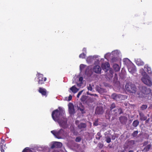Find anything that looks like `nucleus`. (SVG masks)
I'll use <instances>...</instances> for the list:
<instances>
[{"label":"nucleus","mask_w":152,"mask_h":152,"mask_svg":"<svg viewBox=\"0 0 152 152\" xmlns=\"http://www.w3.org/2000/svg\"><path fill=\"white\" fill-rule=\"evenodd\" d=\"M65 115V112L61 107H59L58 109L53 110L51 114L52 118L56 122L58 121Z\"/></svg>","instance_id":"obj_1"},{"label":"nucleus","mask_w":152,"mask_h":152,"mask_svg":"<svg viewBox=\"0 0 152 152\" xmlns=\"http://www.w3.org/2000/svg\"><path fill=\"white\" fill-rule=\"evenodd\" d=\"M126 91L130 94H135L137 91V88L135 85L131 83H128L125 86Z\"/></svg>","instance_id":"obj_2"},{"label":"nucleus","mask_w":152,"mask_h":152,"mask_svg":"<svg viewBox=\"0 0 152 152\" xmlns=\"http://www.w3.org/2000/svg\"><path fill=\"white\" fill-rule=\"evenodd\" d=\"M57 122L58 123L60 127L63 128H66L68 126V125L67 124V119L66 117V115L61 118Z\"/></svg>","instance_id":"obj_3"},{"label":"nucleus","mask_w":152,"mask_h":152,"mask_svg":"<svg viewBox=\"0 0 152 152\" xmlns=\"http://www.w3.org/2000/svg\"><path fill=\"white\" fill-rule=\"evenodd\" d=\"M142 82L145 84L149 86H152V82L150 77L147 74L144 75V77L141 78Z\"/></svg>","instance_id":"obj_4"},{"label":"nucleus","mask_w":152,"mask_h":152,"mask_svg":"<svg viewBox=\"0 0 152 152\" xmlns=\"http://www.w3.org/2000/svg\"><path fill=\"white\" fill-rule=\"evenodd\" d=\"M37 76L38 77V83L39 85H42L44 84L47 78L44 77L43 74L38 73Z\"/></svg>","instance_id":"obj_5"},{"label":"nucleus","mask_w":152,"mask_h":152,"mask_svg":"<svg viewBox=\"0 0 152 152\" xmlns=\"http://www.w3.org/2000/svg\"><path fill=\"white\" fill-rule=\"evenodd\" d=\"M66 135V132L62 129H61L58 131H57L56 134V138L58 139H61L65 137Z\"/></svg>","instance_id":"obj_6"},{"label":"nucleus","mask_w":152,"mask_h":152,"mask_svg":"<svg viewBox=\"0 0 152 152\" xmlns=\"http://www.w3.org/2000/svg\"><path fill=\"white\" fill-rule=\"evenodd\" d=\"M122 96L121 94H117L115 93H113L111 95V99L117 101H120L122 100L121 97Z\"/></svg>","instance_id":"obj_7"},{"label":"nucleus","mask_w":152,"mask_h":152,"mask_svg":"<svg viewBox=\"0 0 152 152\" xmlns=\"http://www.w3.org/2000/svg\"><path fill=\"white\" fill-rule=\"evenodd\" d=\"M68 112L70 115H73L75 113L74 106L72 103H69L68 104Z\"/></svg>","instance_id":"obj_8"},{"label":"nucleus","mask_w":152,"mask_h":152,"mask_svg":"<svg viewBox=\"0 0 152 152\" xmlns=\"http://www.w3.org/2000/svg\"><path fill=\"white\" fill-rule=\"evenodd\" d=\"M38 91L43 96L47 97L48 92L46 89L42 87H39Z\"/></svg>","instance_id":"obj_9"},{"label":"nucleus","mask_w":152,"mask_h":152,"mask_svg":"<svg viewBox=\"0 0 152 152\" xmlns=\"http://www.w3.org/2000/svg\"><path fill=\"white\" fill-rule=\"evenodd\" d=\"M101 67L103 70L107 72L109 69L110 65L109 63L106 62L102 64L101 65Z\"/></svg>","instance_id":"obj_10"},{"label":"nucleus","mask_w":152,"mask_h":152,"mask_svg":"<svg viewBox=\"0 0 152 152\" xmlns=\"http://www.w3.org/2000/svg\"><path fill=\"white\" fill-rule=\"evenodd\" d=\"M104 112L103 108L102 107H97L96 109L95 114L98 115L102 114Z\"/></svg>","instance_id":"obj_11"},{"label":"nucleus","mask_w":152,"mask_h":152,"mask_svg":"<svg viewBox=\"0 0 152 152\" xmlns=\"http://www.w3.org/2000/svg\"><path fill=\"white\" fill-rule=\"evenodd\" d=\"M141 91L143 93L146 94H150L151 91V89L150 88H147L145 86L142 87Z\"/></svg>","instance_id":"obj_12"},{"label":"nucleus","mask_w":152,"mask_h":152,"mask_svg":"<svg viewBox=\"0 0 152 152\" xmlns=\"http://www.w3.org/2000/svg\"><path fill=\"white\" fill-rule=\"evenodd\" d=\"M62 145V143L59 142H55L52 145L51 148L53 149L54 148H60Z\"/></svg>","instance_id":"obj_13"},{"label":"nucleus","mask_w":152,"mask_h":152,"mask_svg":"<svg viewBox=\"0 0 152 152\" xmlns=\"http://www.w3.org/2000/svg\"><path fill=\"white\" fill-rule=\"evenodd\" d=\"M119 120L121 124L124 125L126 124L128 120V118L126 116H121L119 117Z\"/></svg>","instance_id":"obj_14"},{"label":"nucleus","mask_w":152,"mask_h":152,"mask_svg":"<svg viewBox=\"0 0 152 152\" xmlns=\"http://www.w3.org/2000/svg\"><path fill=\"white\" fill-rule=\"evenodd\" d=\"M78 110H80L82 114H84L86 113L85 110V107L82 103H80L77 106Z\"/></svg>","instance_id":"obj_15"},{"label":"nucleus","mask_w":152,"mask_h":152,"mask_svg":"<svg viewBox=\"0 0 152 152\" xmlns=\"http://www.w3.org/2000/svg\"><path fill=\"white\" fill-rule=\"evenodd\" d=\"M93 70L94 72L96 73L100 74L101 72V69L100 66L96 65L94 67Z\"/></svg>","instance_id":"obj_16"},{"label":"nucleus","mask_w":152,"mask_h":152,"mask_svg":"<svg viewBox=\"0 0 152 152\" xmlns=\"http://www.w3.org/2000/svg\"><path fill=\"white\" fill-rule=\"evenodd\" d=\"M70 90H69V92H71V91L74 94L76 93L79 91L78 89L75 86H73L69 89Z\"/></svg>","instance_id":"obj_17"},{"label":"nucleus","mask_w":152,"mask_h":152,"mask_svg":"<svg viewBox=\"0 0 152 152\" xmlns=\"http://www.w3.org/2000/svg\"><path fill=\"white\" fill-rule=\"evenodd\" d=\"M135 61L136 64L139 66H143L144 64V62L140 58L137 59Z\"/></svg>","instance_id":"obj_18"},{"label":"nucleus","mask_w":152,"mask_h":152,"mask_svg":"<svg viewBox=\"0 0 152 152\" xmlns=\"http://www.w3.org/2000/svg\"><path fill=\"white\" fill-rule=\"evenodd\" d=\"M140 120L141 121H145L147 119V117L145 116L144 114L141 112L139 113Z\"/></svg>","instance_id":"obj_19"},{"label":"nucleus","mask_w":152,"mask_h":152,"mask_svg":"<svg viewBox=\"0 0 152 152\" xmlns=\"http://www.w3.org/2000/svg\"><path fill=\"white\" fill-rule=\"evenodd\" d=\"M86 127V125L85 123H81L78 126L79 129H83L85 128Z\"/></svg>","instance_id":"obj_20"},{"label":"nucleus","mask_w":152,"mask_h":152,"mask_svg":"<svg viewBox=\"0 0 152 152\" xmlns=\"http://www.w3.org/2000/svg\"><path fill=\"white\" fill-rule=\"evenodd\" d=\"M113 68L115 72H118L120 70V68L119 65L117 64H115L113 65Z\"/></svg>","instance_id":"obj_21"},{"label":"nucleus","mask_w":152,"mask_h":152,"mask_svg":"<svg viewBox=\"0 0 152 152\" xmlns=\"http://www.w3.org/2000/svg\"><path fill=\"white\" fill-rule=\"evenodd\" d=\"M139 121L137 120H134L132 123V125L134 127H136L139 124Z\"/></svg>","instance_id":"obj_22"},{"label":"nucleus","mask_w":152,"mask_h":152,"mask_svg":"<svg viewBox=\"0 0 152 152\" xmlns=\"http://www.w3.org/2000/svg\"><path fill=\"white\" fill-rule=\"evenodd\" d=\"M144 68L145 69L146 68V69H145V70L147 71V72L148 73H151V68L150 67H149L148 65H145V66Z\"/></svg>","instance_id":"obj_23"},{"label":"nucleus","mask_w":152,"mask_h":152,"mask_svg":"<svg viewBox=\"0 0 152 152\" xmlns=\"http://www.w3.org/2000/svg\"><path fill=\"white\" fill-rule=\"evenodd\" d=\"M102 137V136L101 135V134L100 132H98L97 133V134L96 135V139L99 140H100V138Z\"/></svg>","instance_id":"obj_24"},{"label":"nucleus","mask_w":152,"mask_h":152,"mask_svg":"<svg viewBox=\"0 0 152 152\" xmlns=\"http://www.w3.org/2000/svg\"><path fill=\"white\" fill-rule=\"evenodd\" d=\"M87 98V96H86L83 95L81 96L80 100L82 102H84L85 101Z\"/></svg>","instance_id":"obj_25"},{"label":"nucleus","mask_w":152,"mask_h":152,"mask_svg":"<svg viewBox=\"0 0 152 152\" xmlns=\"http://www.w3.org/2000/svg\"><path fill=\"white\" fill-rule=\"evenodd\" d=\"M151 147V144H149L147 145L144 148V150H145L146 151H148L149 149H150Z\"/></svg>","instance_id":"obj_26"},{"label":"nucleus","mask_w":152,"mask_h":152,"mask_svg":"<svg viewBox=\"0 0 152 152\" xmlns=\"http://www.w3.org/2000/svg\"><path fill=\"white\" fill-rule=\"evenodd\" d=\"M22 152H33L30 149H28V148H24Z\"/></svg>","instance_id":"obj_27"},{"label":"nucleus","mask_w":152,"mask_h":152,"mask_svg":"<svg viewBox=\"0 0 152 152\" xmlns=\"http://www.w3.org/2000/svg\"><path fill=\"white\" fill-rule=\"evenodd\" d=\"M148 107L147 105H142L140 107V109L143 110L146 109Z\"/></svg>","instance_id":"obj_28"},{"label":"nucleus","mask_w":152,"mask_h":152,"mask_svg":"<svg viewBox=\"0 0 152 152\" xmlns=\"http://www.w3.org/2000/svg\"><path fill=\"white\" fill-rule=\"evenodd\" d=\"M138 133L137 130L135 131L132 134V135L133 137H135L137 135Z\"/></svg>","instance_id":"obj_29"},{"label":"nucleus","mask_w":152,"mask_h":152,"mask_svg":"<svg viewBox=\"0 0 152 152\" xmlns=\"http://www.w3.org/2000/svg\"><path fill=\"white\" fill-rule=\"evenodd\" d=\"M105 138L106 139V141L107 143H109L111 142V139L109 137L107 136Z\"/></svg>","instance_id":"obj_30"},{"label":"nucleus","mask_w":152,"mask_h":152,"mask_svg":"<svg viewBox=\"0 0 152 152\" xmlns=\"http://www.w3.org/2000/svg\"><path fill=\"white\" fill-rule=\"evenodd\" d=\"M86 54L84 53H82L80 54L79 56V57L80 58H84L85 57Z\"/></svg>","instance_id":"obj_31"},{"label":"nucleus","mask_w":152,"mask_h":152,"mask_svg":"<svg viewBox=\"0 0 152 152\" xmlns=\"http://www.w3.org/2000/svg\"><path fill=\"white\" fill-rule=\"evenodd\" d=\"M116 107L115 104V103H112L110 105V110H112L113 109L115 108Z\"/></svg>","instance_id":"obj_32"},{"label":"nucleus","mask_w":152,"mask_h":152,"mask_svg":"<svg viewBox=\"0 0 152 152\" xmlns=\"http://www.w3.org/2000/svg\"><path fill=\"white\" fill-rule=\"evenodd\" d=\"M81 140V138L80 137H77L75 140V141L76 142H80Z\"/></svg>","instance_id":"obj_33"},{"label":"nucleus","mask_w":152,"mask_h":152,"mask_svg":"<svg viewBox=\"0 0 152 152\" xmlns=\"http://www.w3.org/2000/svg\"><path fill=\"white\" fill-rule=\"evenodd\" d=\"M128 143L129 145H133L135 144V141L134 140H131L128 142Z\"/></svg>","instance_id":"obj_34"},{"label":"nucleus","mask_w":152,"mask_h":152,"mask_svg":"<svg viewBox=\"0 0 152 152\" xmlns=\"http://www.w3.org/2000/svg\"><path fill=\"white\" fill-rule=\"evenodd\" d=\"M3 145L2 143H0V150L1 152H3L4 151V150L3 149Z\"/></svg>","instance_id":"obj_35"},{"label":"nucleus","mask_w":152,"mask_h":152,"mask_svg":"<svg viewBox=\"0 0 152 152\" xmlns=\"http://www.w3.org/2000/svg\"><path fill=\"white\" fill-rule=\"evenodd\" d=\"M57 131H56L54 130L52 131H51V133L53 134L56 138V134H57Z\"/></svg>","instance_id":"obj_36"},{"label":"nucleus","mask_w":152,"mask_h":152,"mask_svg":"<svg viewBox=\"0 0 152 152\" xmlns=\"http://www.w3.org/2000/svg\"><path fill=\"white\" fill-rule=\"evenodd\" d=\"M98 120H96L95 122L93 123V125L94 126H97L98 125Z\"/></svg>","instance_id":"obj_37"},{"label":"nucleus","mask_w":152,"mask_h":152,"mask_svg":"<svg viewBox=\"0 0 152 152\" xmlns=\"http://www.w3.org/2000/svg\"><path fill=\"white\" fill-rule=\"evenodd\" d=\"M83 90H82L80 91H79L77 95V97L78 98L81 95V94H82V93L83 92Z\"/></svg>","instance_id":"obj_38"},{"label":"nucleus","mask_w":152,"mask_h":152,"mask_svg":"<svg viewBox=\"0 0 152 152\" xmlns=\"http://www.w3.org/2000/svg\"><path fill=\"white\" fill-rule=\"evenodd\" d=\"M88 90H89L90 91H92V88L91 84L89 85V86H88Z\"/></svg>","instance_id":"obj_39"},{"label":"nucleus","mask_w":152,"mask_h":152,"mask_svg":"<svg viewBox=\"0 0 152 152\" xmlns=\"http://www.w3.org/2000/svg\"><path fill=\"white\" fill-rule=\"evenodd\" d=\"M98 146H99V147L100 148H102L103 147V145L101 143H99L98 144Z\"/></svg>","instance_id":"obj_40"},{"label":"nucleus","mask_w":152,"mask_h":152,"mask_svg":"<svg viewBox=\"0 0 152 152\" xmlns=\"http://www.w3.org/2000/svg\"><path fill=\"white\" fill-rule=\"evenodd\" d=\"M118 111L119 112V113L121 114L123 113L122 110L121 108H120L118 109Z\"/></svg>","instance_id":"obj_41"},{"label":"nucleus","mask_w":152,"mask_h":152,"mask_svg":"<svg viewBox=\"0 0 152 152\" xmlns=\"http://www.w3.org/2000/svg\"><path fill=\"white\" fill-rule=\"evenodd\" d=\"M114 80H118V76L116 74H115V77H114Z\"/></svg>","instance_id":"obj_42"},{"label":"nucleus","mask_w":152,"mask_h":152,"mask_svg":"<svg viewBox=\"0 0 152 152\" xmlns=\"http://www.w3.org/2000/svg\"><path fill=\"white\" fill-rule=\"evenodd\" d=\"M72 98V96L71 95H69V97H68V101H70L71 100Z\"/></svg>","instance_id":"obj_43"},{"label":"nucleus","mask_w":152,"mask_h":152,"mask_svg":"<svg viewBox=\"0 0 152 152\" xmlns=\"http://www.w3.org/2000/svg\"><path fill=\"white\" fill-rule=\"evenodd\" d=\"M87 94L88 95H93L94 96H96L97 97H98V96L96 94H90L89 93V92H87Z\"/></svg>","instance_id":"obj_44"},{"label":"nucleus","mask_w":152,"mask_h":152,"mask_svg":"<svg viewBox=\"0 0 152 152\" xmlns=\"http://www.w3.org/2000/svg\"><path fill=\"white\" fill-rule=\"evenodd\" d=\"M84 67V66L83 64H81L80 65V68L81 70Z\"/></svg>","instance_id":"obj_45"},{"label":"nucleus","mask_w":152,"mask_h":152,"mask_svg":"<svg viewBox=\"0 0 152 152\" xmlns=\"http://www.w3.org/2000/svg\"><path fill=\"white\" fill-rule=\"evenodd\" d=\"M99 92L101 93H102V91H104V89L102 88H99Z\"/></svg>","instance_id":"obj_46"},{"label":"nucleus","mask_w":152,"mask_h":152,"mask_svg":"<svg viewBox=\"0 0 152 152\" xmlns=\"http://www.w3.org/2000/svg\"><path fill=\"white\" fill-rule=\"evenodd\" d=\"M149 121H150V118H148L147 119H146V120L145 121V123H148L149 122Z\"/></svg>","instance_id":"obj_47"},{"label":"nucleus","mask_w":152,"mask_h":152,"mask_svg":"<svg viewBox=\"0 0 152 152\" xmlns=\"http://www.w3.org/2000/svg\"><path fill=\"white\" fill-rule=\"evenodd\" d=\"M79 81H82L83 80V78L82 77H80L79 78Z\"/></svg>","instance_id":"obj_48"},{"label":"nucleus","mask_w":152,"mask_h":152,"mask_svg":"<svg viewBox=\"0 0 152 152\" xmlns=\"http://www.w3.org/2000/svg\"><path fill=\"white\" fill-rule=\"evenodd\" d=\"M148 143V141L145 142L144 143L143 145H146Z\"/></svg>","instance_id":"obj_49"},{"label":"nucleus","mask_w":152,"mask_h":152,"mask_svg":"<svg viewBox=\"0 0 152 152\" xmlns=\"http://www.w3.org/2000/svg\"><path fill=\"white\" fill-rule=\"evenodd\" d=\"M91 58V57H88L87 58V60H90V59Z\"/></svg>","instance_id":"obj_50"},{"label":"nucleus","mask_w":152,"mask_h":152,"mask_svg":"<svg viewBox=\"0 0 152 152\" xmlns=\"http://www.w3.org/2000/svg\"><path fill=\"white\" fill-rule=\"evenodd\" d=\"M83 51H86V48H84L83 49Z\"/></svg>","instance_id":"obj_51"},{"label":"nucleus","mask_w":152,"mask_h":152,"mask_svg":"<svg viewBox=\"0 0 152 152\" xmlns=\"http://www.w3.org/2000/svg\"><path fill=\"white\" fill-rule=\"evenodd\" d=\"M120 152H124V150H123L121 151Z\"/></svg>","instance_id":"obj_52"},{"label":"nucleus","mask_w":152,"mask_h":152,"mask_svg":"<svg viewBox=\"0 0 152 152\" xmlns=\"http://www.w3.org/2000/svg\"><path fill=\"white\" fill-rule=\"evenodd\" d=\"M101 152H104V151H102Z\"/></svg>","instance_id":"obj_53"},{"label":"nucleus","mask_w":152,"mask_h":152,"mask_svg":"<svg viewBox=\"0 0 152 152\" xmlns=\"http://www.w3.org/2000/svg\"><path fill=\"white\" fill-rule=\"evenodd\" d=\"M113 111H115V110H113Z\"/></svg>","instance_id":"obj_54"}]
</instances>
